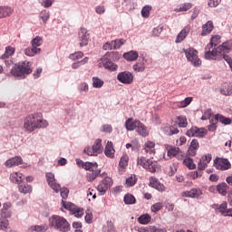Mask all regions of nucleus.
Listing matches in <instances>:
<instances>
[{"label":"nucleus","mask_w":232,"mask_h":232,"mask_svg":"<svg viewBox=\"0 0 232 232\" xmlns=\"http://www.w3.org/2000/svg\"><path fill=\"white\" fill-rule=\"evenodd\" d=\"M48 121L44 120L41 112L28 114L23 121V130L26 133H34L35 130L48 128Z\"/></svg>","instance_id":"1"},{"label":"nucleus","mask_w":232,"mask_h":232,"mask_svg":"<svg viewBox=\"0 0 232 232\" xmlns=\"http://www.w3.org/2000/svg\"><path fill=\"white\" fill-rule=\"evenodd\" d=\"M232 50V41L227 40L221 45L214 48L211 51L205 53V59L207 61H222V54L229 53Z\"/></svg>","instance_id":"2"},{"label":"nucleus","mask_w":232,"mask_h":232,"mask_svg":"<svg viewBox=\"0 0 232 232\" xmlns=\"http://www.w3.org/2000/svg\"><path fill=\"white\" fill-rule=\"evenodd\" d=\"M48 222L49 227L55 229V231L70 232V229H72L70 222H68V219L63 216L53 215L49 218Z\"/></svg>","instance_id":"3"},{"label":"nucleus","mask_w":232,"mask_h":232,"mask_svg":"<svg viewBox=\"0 0 232 232\" xmlns=\"http://www.w3.org/2000/svg\"><path fill=\"white\" fill-rule=\"evenodd\" d=\"M30 73H32V65L28 61L15 63L11 69V75H13V77H16L17 79H25L26 75H30Z\"/></svg>","instance_id":"4"},{"label":"nucleus","mask_w":232,"mask_h":232,"mask_svg":"<svg viewBox=\"0 0 232 232\" xmlns=\"http://www.w3.org/2000/svg\"><path fill=\"white\" fill-rule=\"evenodd\" d=\"M138 166H142L144 169L150 171V173H155L157 169H160V165L157 163V161H153V160H148L144 157L137 159Z\"/></svg>","instance_id":"5"},{"label":"nucleus","mask_w":232,"mask_h":232,"mask_svg":"<svg viewBox=\"0 0 232 232\" xmlns=\"http://www.w3.org/2000/svg\"><path fill=\"white\" fill-rule=\"evenodd\" d=\"M182 53H185L188 63H191L192 66L196 68L202 64V61L198 58V51L194 48L183 49Z\"/></svg>","instance_id":"6"},{"label":"nucleus","mask_w":232,"mask_h":232,"mask_svg":"<svg viewBox=\"0 0 232 232\" xmlns=\"http://www.w3.org/2000/svg\"><path fill=\"white\" fill-rule=\"evenodd\" d=\"M101 177L103 179L100 181L99 185L97 186V191L100 193V195H106V191L110 189L111 186H113V180L111 178L108 177L106 172L102 173Z\"/></svg>","instance_id":"7"},{"label":"nucleus","mask_w":232,"mask_h":232,"mask_svg":"<svg viewBox=\"0 0 232 232\" xmlns=\"http://www.w3.org/2000/svg\"><path fill=\"white\" fill-rule=\"evenodd\" d=\"M84 153H86L89 157H97V155H101L102 153V140L97 139L92 147L84 149Z\"/></svg>","instance_id":"8"},{"label":"nucleus","mask_w":232,"mask_h":232,"mask_svg":"<svg viewBox=\"0 0 232 232\" xmlns=\"http://www.w3.org/2000/svg\"><path fill=\"white\" fill-rule=\"evenodd\" d=\"M213 166L219 171H227V169H231V162L229 160L224 158H216Z\"/></svg>","instance_id":"9"},{"label":"nucleus","mask_w":232,"mask_h":232,"mask_svg":"<svg viewBox=\"0 0 232 232\" xmlns=\"http://www.w3.org/2000/svg\"><path fill=\"white\" fill-rule=\"evenodd\" d=\"M187 137H197L198 139H204L208 135L206 128L192 127L186 132Z\"/></svg>","instance_id":"10"},{"label":"nucleus","mask_w":232,"mask_h":232,"mask_svg":"<svg viewBox=\"0 0 232 232\" xmlns=\"http://www.w3.org/2000/svg\"><path fill=\"white\" fill-rule=\"evenodd\" d=\"M45 179L47 180L49 188L53 189L54 193H59L61 189V184L57 183V180L55 179V174L52 172H47L45 174Z\"/></svg>","instance_id":"11"},{"label":"nucleus","mask_w":232,"mask_h":232,"mask_svg":"<svg viewBox=\"0 0 232 232\" xmlns=\"http://www.w3.org/2000/svg\"><path fill=\"white\" fill-rule=\"evenodd\" d=\"M62 204L64 209H69V211H72L76 218H81V217L84 215V209L77 208L73 203H66V201L63 200Z\"/></svg>","instance_id":"12"},{"label":"nucleus","mask_w":232,"mask_h":232,"mask_svg":"<svg viewBox=\"0 0 232 232\" xmlns=\"http://www.w3.org/2000/svg\"><path fill=\"white\" fill-rule=\"evenodd\" d=\"M117 81L122 84H131L133 82V73L130 71L121 72L117 74Z\"/></svg>","instance_id":"13"},{"label":"nucleus","mask_w":232,"mask_h":232,"mask_svg":"<svg viewBox=\"0 0 232 232\" xmlns=\"http://www.w3.org/2000/svg\"><path fill=\"white\" fill-rule=\"evenodd\" d=\"M200 196H202V189L199 188H193L190 190L181 192V197L186 198H198Z\"/></svg>","instance_id":"14"},{"label":"nucleus","mask_w":232,"mask_h":232,"mask_svg":"<svg viewBox=\"0 0 232 232\" xmlns=\"http://www.w3.org/2000/svg\"><path fill=\"white\" fill-rule=\"evenodd\" d=\"M78 35L81 41L80 46H87L88 40L90 39V34H88V30L84 27H82L78 33Z\"/></svg>","instance_id":"15"},{"label":"nucleus","mask_w":232,"mask_h":232,"mask_svg":"<svg viewBox=\"0 0 232 232\" xmlns=\"http://www.w3.org/2000/svg\"><path fill=\"white\" fill-rule=\"evenodd\" d=\"M189 32H191V25L185 26L177 35L175 43L179 44V43H182L184 39L188 37L189 34Z\"/></svg>","instance_id":"16"},{"label":"nucleus","mask_w":232,"mask_h":232,"mask_svg":"<svg viewBox=\"0 0 232 232\" xmlns=\"http://www.w3.org/2000/svg\"><path fill=\"white\" fill-rule=\"evenodd\" d=\"M20 164H23V158L21 156L10 158L5 162V168H14V166H20Z\"/></svg>","instance_id":"17"},{"label":"nucleus","mask_w":232,"mask_h":232,"mask_svg":"<svg viewBox=\"0 0 232 232\" xmlns=\"http://www.w3.org/2000/svg\"><path fill=\"white\" fill-rule=\"evenodd\" d=\"M109 60V61H114V62H117L119 61V59H121V54L119 52L117 51H112V52H110V53H107L103 57H102L100 59V61L102 63H104L105 60Z\"/></svg>","instance_id":"18"},{"label":"nucleus","mask_w":232,"mask_h":232,"mask_svg":"<svg viewBox=\"0 0 232 232\" xmlns=\"http://www.w3.org/2000/svg\"><path fill=\"white\" fill-rule=\"evenodd\" d=\"M214 28L215 25L213 24V21H208L205 24L202 25V32L200 34L201 37H206V35H209V34L213 32Z\"/></svg>","instance_id":"19"},{"label":"nucleus","mask_w":232,"mask_h":232,"mask_svg":"<svg viewBox=\"0 0 232 232\" xmlns=\"http://www.w3.org/2000/svg\"><path fill=\"white\" fill-rule=\"evenodd\" d=\"M198 148H200V145L198 144V140H192L188 150V155H189V157H195V155H197Z\"/></svg>","instance_id":"20"},{"label":"nucleus","mask_w":232,"mask_h":232,"mask_svg":"<svg viewBox=\"0 0 232 232\" xmlns=\"http://www.w3.org/2000/svg\"><path fill=\"white\" fill-rule=\"evenodd\" d=\"M150 188H153L154 189H157V191H166V187L164 184L160 183L157 178H151L150 179Z\"/></svg>","instance_id":"21"},{"label":"nucleus","mask_w":232,"mask_h":232,"mask_svg":"<svg viewBox=\"0 0 232 232\" xmlns=\"http://www.w3.org/2000/svg\"><path fill=\"white\" fill-rule=\"evenodd\" d=\"M136 131L141 137H148V135H150V130H148V127L144 125V123L140 122V121H138Z\"/></svg>","instance_id":"22"},{"label":"nucleus","mask_w":232,"mask_h":232,"mask_svg":"<svg viewBox=\"0 0 232 232\" xmlns=\"http://www.w3.org/2000/svg\"><path fill=\"white\" fill-rule=\"evenodd\" d=\"M165 148L167 150V155L170 159H173V157H177L179 154V151H180V149L179 147H175L173 145H165Z\"/></svg>","instance_id":"23"},{"label":"nucleus","mask_w":232,"mask_h":232,"mask_svg":"<svg viewBox=\"0 0 232 232\" xmlns=\"http://www.w3.org/2000/svg\"><path fill=\"white\" fill-rule=\"evenodd\" d=\"M214 119L216 122H220L221 124H224V126H229V124L232 122L231 118H227L222 114H216Z\"/></svg>","instance_id":"24"},{"label":"nucleus","mask_w":232,"mask_h":232,"mask_svg":"<svg viewBox=\"0 0 232 232\" xmlns=\"http://www.w3.org/2000/svg\"><path fill=\"white\" fill-rule=\"evenodd\" d=\"M104 153L106 157H109V159H113L115 157V150L113 149V142L108 141L105 146Z\"/></svg>","instance_id":"25"},{"label":"nucleus","mask_w":232,"mask_h":232,"mask_svg":"<svg viewBox=\"0 0 232 232\" xmlns=\"http://www.w3.org/2000/svg\"><path fill=\"white\" fill-rule=\"evenodd\" d=\"M139 121H133V118H129L125 121V128H126L127 131H133V130H137V126L139 125Z\"/></svg>","instance_id":"26"},{"label":"nucleus","mask_w":232,"mask_h":232,"mask_svg":"<svg viewBox=\"0 0 232 232\" xmlns=\"http://www.w3.org/2000/svg\"><path fill=\"white\" fill-rule=\"evenodd\" d=\"M14 14V9L10 6H0V19L3 17H10Z\"/></svg>","instance_id":"27"},{"label":"nucleus","mask_w":232,"mask_h":232,"mask_svg":"<svg viewBox=\"0 0 232 232\" xmlns=\"http://www.w3.org/2000/svg\"><path fill=\"white\" fill-rule=\"evenodd\" d=\"M10 180L11 182H13L14 184H21V182H23L24 179H23V173L21 172H13L10 175Z\"/></svg>","instance_id":"28"},{"label":"nucleus","mask_w":232,"mask_h":232,"mask_svg":"<svg viewBox=\"0 0 232 232\" xmlns=\"http://www.w3.org/2000/svg\"><path fill=\"white\" fill-rule=\"evenodd\" d=\"M143 148L145 153H149V155H155V142L147 141L145 142Z\"/></svg>","instance_id":"29"},{"label":"nucleus","mask_w":232,"mask_h":232,"mask_svg":"<svg viewBox=\"0 0 232 232\" xmlns=\"http://www.w3.org/2000/svg\"><path fill=\"white\" fill-rule=\"evenodd\" d=\"M212 209H218L219 211V213H221V215H223V217L226 216V213L227 212V202H223L220 204V206H218V204H213L212 205Z\"/></svg>","instance_id":"30"},{"label":"nucleus","mask_w":232,"mask_h":232,"mask_svg":"<svg viewBox=\"0 0 232 232\" xmlns=\"http://www.w3.org/2000/svg\"><path fill=\"white\" fill-rule=\"evenodd\" d=\"M123 58L126 59V61H137V59H139V53H137V51L127 52L123 53Z\"/></svg>","instance_id":"31"},{"label":"nucleus","mask_w":232,"mask_h":232,"mask_svg":"<svg viewBox=\"0 0 232 232\" xmlns=\"http://www.w3.org/2000/svg\"><path fill=\"white\" fill-rule=\"evenodd\" d=\"M46 232L48 231V226L44 224V225H34V226H31L28 228V232Z\"/></svg>","instance_id":"32"},{"label":"nucleus","mask_w":232,"mask_h":232,"mask_svg":"<svg viewBox=\"0 0 232 232\" xmlns=\"http://www.w3.org/2000/svg\"><path fill=\"white\" fill-rule=\"evenodd\" d=\"M102 63H103L105 70H109L110 72H115L119 68V66L116 63L108 59Z\"/></svg>","instance_id":"33"},{"label":"nucleus","mask_w":232,"mask_h":232,"mask_svg":"<svg viewBox=\"0 0 232 232\" xmlns=\"http://www.w3.org/2000/svg\"><path fill=\"white\" fill-rule=\"evenodd\" d=\"M227 189H229V186L227 183L222 182L217 186V190L218 191L219 195L226 197L227 195Z\"/></svg>","instance_id":"34"},{"label":"nucleus","mask_w":232,"mask_h":232,"mask_svg":"<svg viewBox=\"0 0 232 232\" xmlns=\"http://www.w3.org/2000/svg\"><path fill=\"white\" fill-rule=\"evenodd\" d=\"M18 191L24 195H27V193L32 192V186L26 183H19Z\"/></svg>","instance_id":"35"},{"label":"nucleus","mask_w":232,"mask_h":232,"mask_svg":"<svg viewBox=\"0 0 232 232\" xmlns=\"http://www.w3.org/2000/svg\"><path fill=\"white\" fill-rule=\"evenodd\" d=\"M101 177V169H92L91 170V172L87 173V180L88 182H93V180L96 179L97 177Z\"/></svg>","instance_id":"36"},{"label":"nucleus","mask_w":232,"mask_h":232,"mask_svg":"<svg viewBox=\"0 0 232 232\" xmlns=\"http://www.w3.org/2000/svg\"><path fill=\"white\" fill-rule=\"evenodd\" d=\"M220 93L226 96L232 95V83H225L220 89Z\"/></svg>","instance_id":"37"},{"label":"nucleus","mask_w":232,"mask_h":232,"mask_svg":"<svg viewBox=\"0 0 232 232\" xmlns=\"http://www.w3.org/2000/svg\"><path fill=\"white\" fill-rule=\"evenodd\" d=\"M39 19H41L44 24H46L50 20V11L44 9L39 14Z\"/></svg>","instance_id":"38"},{"label":"nucleus","mask_w":232,"mask_h":232,"mask_svg":"<svg viewBox=\"0 0 232 232\" xmlns=\"http://www.w3.org/2000/svg\"><path fill=\"white\" fill-rule=\"evenodd\" d=\"M123 201L124 204L130 206L135 204V202H137V199L135 198V196H133L132 194L127 193L123 198Z\"/></svg>","instance_id":"39"},{"label":"nucleus","mask_w":232,"mask_h":232,"mask_svg":"<svg viewBox=\"0 0 232 232\" xmlns=\"http://www.w3.org/2000/svg\"><path fill=\"white\" fill-rule=\"evenodd\" d=\"M104 86V81L99 77H92V88L101 89Z\"/></svg>","instance_id":"40"},{"label":"nucleus","mask_w":232,"mask_h":232,"mask_svg":"<svg viewBox=\"0 0 232 232\" xmlns=\"http://www.w3.org/2000/svg\"><path fill=\"white\" fill-rule=\"evenodd\" d=\"M129 160H130V157H128V155L126 154H123V156H121L119 162L120 168H121L122 169H126V168H128Z\"/></svg>","instance_id":"41"},{"label":"nucleus","mask_w":232,"mask_h":232,"mask_svg":"<svg viewBox=\"0 0 232 232\" xmlns=\"http://www.w3.org/2000/svg\"><path fill=\"white\" fill-rule=\"evenodd\" d=\"M183 164H184V166L188 168V169H197V165L195 164V162H193V159H191V158H186L183 160Z\"/></svg>","instance_id":"42"},{"label":"nucleus","mask_w":232,"mask_h":232,"mask_svg":"<svg viewBox=\"0 0 232 232\" xmlns=\"http://www.w3.org/2000/svg\"><path fill=\"white\" fill-rule=\"evenodd\" d=\"M89 60H90V58L85 57L82 61L73 63L72 64V70H77V69L81 68V66H83V64H86V63H88Z\"/></svg>","instance_id":"43"},{"label":"nucleus","mask_w":232,"mask_h":232,"mask_svg":"<svg viewBox=\"0 0 232 232\" xmlns=\"http://www.w3.org/2000/svg\"><path fill=\"white\" fill-rule=\"evenodd\" d=\"M140 224H150L151 222V216L150 214H143L138 218Z\"/></svg>","instance_id":"44"},{"label":"nucleus","mask_w":232,"mask_h":232,"mask_svg":"<svg viewBox=\"0 0 232 232\" xmlns=\"http://www.w3.org/2000/svg\"><path fill=\"white\" fill-rule=\"evenodd\" d=\"M98 167L99 164H97V162L86 161L83 165V169H85L86 171H93V169Z\"/></svg>","instance_id":"45"},{"label":"nucleus","mask_w":232,"mask_h":232,"mask_svg":"<svg viewBox=\"0 0 232 232\" xmlns=\"http://www.w3.org/2000/svg\"><path fill=\"white\" fill-rule=\"evenodd\" d=\"M102 232H117L115 230V226L111 221H107V225L102 227Z\"/></svg>","instance_id":"46"},{"label":"nucleus","mask_w":232,"mask_h":232,"mask_svg":"<svg viewBox=\"0 0 232 232\" xmlns=\"http://www.w3.org/2000/svg\"><path fill=\"white\" fill-rule=\"evenodd\" d=\"M136 184H137V176H135L134 174L130 175V177H129L126 179V186H128V188H131Z\"/></svg>","instance_id":"47"},{"label":"nucleus","mask_w":232,"mask_h":232,"mask_svg":"<svg viewBox=\"0 0 232 232\" xmlns=\"http://www.w3.org/2000/svg\"><path fill=\"white\" fill-rule=\"evenodd\" d=\"M134 72H144L146 70V66L144 64V60L139 62L133 65Z\"/></svg>","instance_id":"48"},{"label":"nucleus","mask_w":232,"mask_h":232,"mask_svg":"<svg viewBox=\"0 0 232 232\" xmlns=\"http://www.w3.org/2000/svg\"><path fill=\"white\" fill-rule=\"evenodd\" d=\"M192 7V3H184L179 9H175V12H188V10H191Z\"/></svg>","instance_id":"49"},{"label":"nucleus","mask_w":232,"mask_h":232,"mask_svg":"<svg viewBox=\"0 0 232 232\" xmlns=\"http://www.w3.org/2000/svg\"><path fill=\"white\" fill-rule=\"evenodd\" d=\"M59 193H60V195H61V197L63 198L62 202H63V200L64 202V200H66V198H68V195L70 194V190L68 189V188H65V187L61 188V185H60Z\"/></svg>","instance_id":"50"},{"label":"nucleus","mask_w":232,"mask_h":232,"mask_svg":"<svg viewBox=\"0 0 232 232\" xmlns=\"http://www.w3.org/2000/svg\"><path fill=\"white\" fill-rule=\"evenodd\" d=\"M193 101V98L188 97L185 98L183 101H181L179 103H178L179 108H186L191 104V102Z\"/></svg>","instance_id":"51"},{"label":"nucleus","mask_w":232,"mask_h":232,"mask_svg":"<svg viewBox=\"0 0 232 232\" xmlns=\"http://www.w3.org/2000/svg\"><path fill=\"white\" fill-rule=\"evenodd\" d=\"M9 224L10 223H9L8 219L0 217V229L2 231H6V229H8Z\"/></svg>","instance_id":"52"},{"label":"nucleus","mask_w":232,"mask_h":232,"mask_svg":"<svg viewBox=\"0 0 232 232\" xmlns=\"http://www.w3.org/2000/svg\"><path fill=\"white\" fill-rule=\"evenodd\" d=\"M78 90H79L80 93H88V92L90 90L88 82H83L80 83Z\"/></svg>","instance_id":"53"},{"label":"nucleus","mask_w":232,"mask_h":232,"mask_svg":"<svg viewBox=\"0 0 232 232\" xmlns=\"http://www.w3.org/2000/svg\"><path fill=\"white\" fill-rule=\"evenodd\" d=\"M32 46H35L39 48V46L43 45V37L41 36H36L31 41Z\"/></svg>","instance_id":"54"},{"label":"nucleus","mask_w":232,"mask_h":232,"mask_svg":"<svg viewBox=\"0 0 232 232\" xmlns=\"http://www.w3.org/2000/svg\"><path fill=\"white\" fill-rule=\"evenodd\" d=\"M151 5H145L141 9V15L142 17H150V13L151 12Z\"/></svg>","instance_id":"55"},{"label":"nucleus","mask_w":232,"mask_h":232,"mask_svg":"<svg viewBox=\"0 0 232 232\" xmlns=\"http://www.w3.org/2000/svg\"><path fill=\"white\" fill-rule=\"evenodd\" d=\"M82 57H84V53L82 52H77V53H72L70 54L69 58L72 60V61H77L79 59H82Z\"/></svg>","instance_id":"56"},{"label":"nucleus","mask_w":232,"mask_h":232,"mask_svg":"<svg viewBox=\"0 0 232 232\" xmlns=\"http://www.w3.org/2000/svg\"><path fill=\"white\" fill-rule=\"evenodd\" d=\"M162 208H164V205L162 204V202H158V203L153 204L150 207V209H151L152 213H157V212L160 211V209H162Z\"/></svg>","instance_id":"57"},{"label":"nucleus","mask_w":232,"mask_h":232,"mask_svg":"<svg viewBox=\"0 0 232 232\" xmlns=\"http://www.w3.org/2000/svg\"><path fill=\"white\" fill-rule=\"evenodd\" d=\"M178 122L179 128H186V126H188V119H186L184 116H179Z\"/></svg>","instance_id":"58"},{"label":"nucleus","mask_w":232,"mask_h":232,"mask_svg":"<svg viewBox=\"0 0 232 232\" xmlns=\"http://www.w3.org/2000/svg\"><path fill=\"white\" fill-rule=\"evenodd\" d=\"M100 131L102 133H111V131H113V127H111L110 124H103L101 127Z\"/></svg>","instance_id":"59"},{"label":"nucleus","mask_w":232,"mask_h":232,"mask_svg":"<svg viewBox=\"0 0 232 232\" xmlns=\"http://www.w3.org/2000/svg\"><path fill=\"white\" fill-rule=\"evenodd\" d=\"M155 226L140 227L138 228L139 232H155Z\"/></svg>","instance_id":"60"},{"label":"nucleus","mask_w":232,"mask_h":232,"mask_svg":"<svg viewBox=\"0 0 232 232\" xmlns=\"http://www.w3.org/2000/svg\"><path fill=\"white\" fill-rule=\"evenodd\" d=\"M53 1L55 0H40L39 4L41 6H44V8H50V6L53 5Z\"/></svg>","instance_id":"61"},{"label":"nucleus","mask_w":232,"mask_h":232,"mask_svg":"<svg viewBox=\"0 0 232 232\" xmlns=\"http://www.w3.org/2000/svg\"><path fill=\"white\" fill-rule=\"evenodd\" d=\"M103 50H115L114 41L107 42L102 46Z\"/></svg>","instance_id":"62"},{"label":"nucleus","mask_w":232,"mask_h":232,"mask_svg":"<svg viewBox=\"0 0 232 232\" xmlns=\"http://www.w3.org/2000/svg\"><path fill=\"white\" fill-rule=\"evenodd\" d=\"M208 119H211V109H207L201 116V121H208Z\"/></svg>","instance_id":"63"},{"label":"nucleus","mask_w":232,"mask_h":232,"mask_svg":"<svg viewBox=\"0 0 232 232\" xmlns=\"http://www.w3.org/2000/svg\"><path fill=\"white\" fill-rule=\"evenodd\" d=\"M1 218H10L12 217V210H1Z\"/></svg>","instance_id":"64"}]
</instances>
